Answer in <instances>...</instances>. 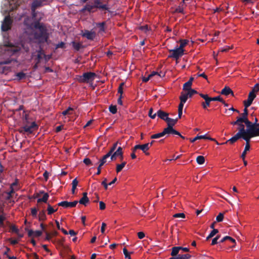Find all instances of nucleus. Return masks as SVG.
<instances>
[{
	"mask_svg": "<svg viewBox=\"0 0 259 259\" xmlns=\"http://www.w3.org/2000/svg\"><path fill=\"white\" fill-rule=\"evenodd\" d=\"M148 115L152 119H154L156 117V116L157 115V113H155L154 114H153V109L152 108H151L150 110H149V113H148Z\"/></svg>",
	"mask_w": 259,
	"mask_h": 259,
	"instance_id": "obj_52",
	"label": "nucleus"
},
{
	"mask_svg": "<svg viewBox=\"0 0 259 259\" xmlns=\"http://www.w3.org/2000/svg\"><path fill=\"white\" fill-rule=\"evenodd\" d=\"M78 201L77 200L74 201L73 202H67L66 201V207H73L76 205Z\"/></svg>",
	"mask_w": 259,
	"mask_h": 259,
	"instance_id": "obj_32",
	"label": "nucleus"
},
{
	"mask_svg": "<svg viewBox=\"0 0 259 259\" xmlns=\"http://www.w3.org/2000/svg\"><path fill=\"white\" fill-rule=\"evenodd\" d=\"M57 210V209H54L52 206H51L50 204H48V214H51L56 211Z\"/></svg>",
	"mask_w": 259,
	"mask_h": 259,
	"instance_id": "obj_45",
	"label": "nucleus"
},
{
	"mask_svg": "<svg viewBox=\"0 0 259 259\" xmlns=\"http://www.w3.org/2000/svg\"><path fill=\"white\" fill-rule=\"evenodd\" d=\"M89 201V199L87 197V193L84 192L83 193V197L80 199L78 202L81 204H83L84 206H86L88 203Z\"/></svg>",
	"mask_w": 259,
	"mask_h": 259,
	"instance_id": "obj_20",
	"label": "nucleus"
},
{
	"mask_svg": "<svg viewBox=\"0 0 259 259\" xmlns=\"http://www.w3.org/2000/svg\"><path fill=\"white\" fill-rule=\"evenodd\" d=\"M42 0H35L32 4V9L34 11V9L37 7L40 6L42 5Z\"/></svg>",
	"mask_w": 259,
	"mask_h": 259,
	"instance_id": "obj_26",
	"label": "nucleus"
},
{
	"mask_svg": "<svg viewBox=\"0 0 259 259\" xmlns=\"http://www.w3.org/2000/svg\"><path fill=\"white\" fill-rule=\"evenodd\" d=\"M83 162L84 164H85L87 165H91L92 164V161L91 160L88 158H85L83 159Z\"/></svg>",
	"mask_w": 259,
	"mask_h": 259,
	"instance_id": "obj_58",
	"label": "nucleus"
},
{
	"mask_svg": "<svg viewBox=\"0 0 259 259\" xmlns=\"http://www.w3.org/2000/svg\"><path fill=\"white\" fill-rule=\"evenodd\" d=\"M170 54L169 58H173L178 60L180 57H182L184 52V49H181L179 47H176L175 49L169 50Z\"/></svg>",
	"mask_w": 259,
	"mask_h": 259,
	"instance_id": "obj_5",
	"label": "nucleus"
},
{
	"mask_svg": "<svg viewBox=\"0 0 259 259\" xmlns=\"http://www.w3.org/2000/svg\"><path fill=\"white\" fill-rule=\"evenodd\" d=\"M125 164L126 162L125 161L122 162L121 164H117L116 169V172H120L122 169V168L125 166Z\"/></svg>",
	"mask_w": 259,
	"mask_h": 259,
	"instance_id": "obj_36",
	"label": "nucleus"
},
{
	"mask_svg": "<svg viewBox=\"0 0 259 259\" xmlns=\"http://www.w3.org/2000/svg\"><path fill=\"white\" fill-rule=\"evenodd\" d=\"M124 85V83H122L120 84V86L118 88V92L120 94V95L122 94V86Z\"/></svg>",
	"mask_w": 259,
	"mask_h": 259,
	"instance_id": "obj_62",
	"label": "nucleus"
},
{
	"mask_svg": "<svg viewBox=\"0 0 259 259\" xmlns=\"http://www.w3.org/2000/svg\"><path fill=\"white\" fill-rule=\"evenodd\" d=\"M50 55H46L41 51H39L37 52V58L38 59V62H39L42 59H44L45 61H47L50 59Z\"/></svg>",
	"mask_w": 259,
	"mask_h": 259,
	"instance_id": "obj_17",
	"label": "nucleus"
},
{
	"mask_svg": "<svg viewBox=\"0 0 259 259\" xmlns=\"http://www.w3.org/2000/svg\"><path fill=\"white\" fill-rule=\"evenodd\" d=\"M96 74L91 72L84 73L82 75L78 76L77 80L80 82H89L94 80Z\"/></svg>",
	"mask_w": 259,
	"mask_h": 259,
	"instance_id": "obj_4",
	"label": "nucleus"
},
{
	"mask_svg": "<svg viewBox=\"0 0 259 259\" xmlns=\"http://www.w3.org/2000/svg\"><path fill=\"white\" fill-rule=\"evenodd\" d=\"M111 155H110V153H107L106 155H105L103 158L100 160V166H103L106 162V159L109 158Z\"/></svg>",
	"mask_w": 259,
	"mask_h": 259,
	"instance_id": "obj_29",
	"label": "nucleus"
},
{
	"mask_svg": "<svg viewBox=\"0 0 259 259\" xmlns=\"http://www.w3.org/2000/svg\"><path fill=\"white\" fill-rule=\"evenodd\" d=\"M200 96L206 101V100L210 99L211 97H209L207 94H200Z\"/></svg>",
	"mask_w": 259,
	"mask_h": 259,
	"instance_id": "obj_59",
	"label": "nucleus"
},
{
	"mask_svg": "<svg viewBox=\"0 0 259 259\" xmlns=\"http://www.w3.org/2000/svg\"><path fill=\"white\" fill-rule=\"evenodd\" d=\"M140 29H141V30H142L145 32H147L149 30L148 26L147 25L141 26L140 27Z\"/></svg>",
	"mask_w": 259,
	"mask_h": 259,
	"instance_id": "obj_64",
	"label": "nucleus"
},
{
	"mask_svg": "<svg viewBox=\"0 0 259 259\" xmlns=\"http://www.w3.org/2000/svg\"><path fill=\"white\" fill-rule=\"evenodd\" d=\"M22 0H6L2 6V10L5 12H10L19 6Z\"/></svg>",
	"mask_w": 259,
	"mask_h": 259,
	"instance_id": "obj_2",
	"label": "nucleus"
},
{
	"mask_svg": "<svg viewBox=\"0 0 259 259\" xmlns=\"http://www.w3.org/2000/svg\"><path fill=\"white\" fill-rule=\"evenodd\" d=\"M157 115L159 118L164 121L167 120L168 118V114L161 110H159L157 112Z\"/></svg>",
	"mask_w": 259,
	"mask_h": 259,
	"instance_id": "obj_19",
	"label": "nucleus"
},
{
	"mask_svg": "<svg viewBox=\"0 0 259 259\" xmlns=\"http://www.w3.org/2000/svg\"><path fill=\"white\" fill-rule=\"evenodd\" d=\"M173 217L174 218H185V215L184 213H178L175 214Z\"/></svg>",
	"mask_w": 259,
	"mask_h": 259,
	"instance_id": "obj_54",
	"label": "nucleus"
},
{
	"mask_svg": "<svg viewBox=\"0 0 259 259\" xmlns=\"http://www.w3.org/2000/svg\"><path fill=\"white\" fill-rule=\"evenodd\" d=\"M118 156L121 157V158H123L122 148L121 147H119L116 150V151H115L113 154H111V155L110 156L111 157L110 161L115 160L116 157Z\"/></svg>",
	"mask_w": 259,
	"mask_h": 259,
	"instance_id": "obj_12",
	"label": "nucleus"
},
{
	"mask_svg": "<svg viewBox=\"0 0 259 259\" xmlns=\"http://www.w3.org/2000/svg\"><path fill=\"white\" fill-rule=\"evenodd\" d=\"M78 181L76 179H74L72 182V193L73 194L75 192V190L77 186Z\"/></svg>",
	"mask_w": 259,
	"mask_h": 259,
	"instance_id": "obj_38",
	"label": "nucleus"
},
{
	"mask_svg": "<svg viewBox=\"0 0 259 259\" xmlns=\"http://www.w3.org/2000/svg\"><path fill=\"white\" fill-rule=\"evenodd\" d=\"M196 161L199 164H202L205 162L204 157L203 156H198L196 158Z\"/></svg>",
	"mask_w": 259,
	"mask_h": 259,
	"instance_id": "obj_43",
	"label": "nucleus"
},
{
	"mask_svg": "<svg viewBox=\"0 0 259 259\" xmlns=\"http://www.w3.org/2000/svg\"><path fill=\"white\" fill-rule=\"evenodd\" d=\"M255 97L256 95H253L252 93H249L247 100L244 101V107L248 108L250 106Z\"/></svg>",
	"mask_w": 259,
	"mask_h": 259,
	"instance_id": "obj_14",
	"label": "nucleus"
},
{
	"mask_svg": "<svg viewBox=\"0 0 259 259\" xmlns=\"http://www.w3.org/2000/svg\"><path fill=\"white\" fill-rule=\"evenodd\" d=\"M123 252L124 253V255L125 256V257L128 259H131V257L130 255V253L128 252L127 250L126 249V248H124L123 249Z\"/></svg>",
	"mask_w": 259,
	"mask_h": 259,
	"instance_id": "obj_50",
	"label": "nucleus"
},
{
	"mask_svg": "<svg viewBox=\"0 0 259 259\" xmlns=\"http://www.w3.org/2000/svg\"><path fill=\"white\" fill-rule=\"evenodd\" d=\"M239 139H240V133H237L235 136L232 137L228 140V142H231V143H233L235 142Z\"/></svg>",
	"mask_w": 259,
	"mask_h": 259,
	"instance_id": "obj_30",
	"label": "nucleus"
},
{
	"mask_svg": "<svg viewBox=\"0 0 259 259\" xmlns=\"http://www.w3.org/2000/svg\"><path fill=\"white\" fill-rule=\"evenodd\" d=\"M41 194H43V196L41 198H39L37 200V202H44L46 203L49 197L48 193H44V192H41Z\"/></svg>",
	"mask_w": 259,
	"mask_h": 259,
	"instance_id": "obj_27",
	"label": "nucleus"
},
{
	"mask_svg": "<svg viewBox=\"0 0 259 259\" xmlns=\"http://www.w3.org/2000/svg\"><path fill=\"white\" fill-rule=\"evenodd\" d=\"M82 36L88 39L93 40L96 36V33L93 31L85 30Z\"/></svg>",
	"mask_w": 259,
	"mask_h": 259,
	"instance_id": "obj_15",
	"label": "nucleus"
},
{
	"mask_svg": "<svg viewBox=\"0 0 259 259\" xmlns=\"http://www.w3.org/2000/svg\"><path fill=\"white\" fill-rule=\"evenodd\" d=\"M218 230L216 229H213L212 231L209 233L208 236L206 237V240H208L210 238L213 237L216 234L218 233Z\"/></svg>",
	"mask_w": 259,
	"mask_h": 259,
	"instance_id": "obj_42",
	"label": "nucleus"
},
{
	"mask_svg": "<svg viewBox=\"0 0 259 259\" xmlns=\"http://www.w3.org/2000/svg\"><path fill=\"white\" fill-rule=\"evenodd\" d=\"M109 110L112 114H115L117 112V108L116 106L111 105L109 108Z\"/></svg>",
	"mask_w": 259,
	"mask_h": 259,
	"instance_id": "obj_47",
	"label": "nucleus"
},
{
	"mask_svg": "<svg viewBox=\"0 0 259 259\" xmlns=\"http://www.w3.org/2000/svg\"><path fill=\"white\" fill-rule=\"evenodd\" d=\"M164 136L163 132L159 133L158 134H156L154 135H153L151 136V139H159L162 137Z\"/></svg>",
	"mask_w": 259,
	"mask_h": 259,
	"instance_id": "obj_44",
	"label": "nucleus"
},
{
	"mask_svg": "<svg viewBox=\"0 0 259 259\" xmlns=\"http://www.w3.org/2000/svg\"><path fill=\"white\" fill-rule=\"evenodd\" d=\"M192 84L190 81H187L185 82L183 85V90L185 91H188L191 89Z\"/></svg>",
	"mask_w": 259,
	"mask_h": 259,
	"instance_id": "obj_41",
	"label": "nucleus"
},
{
	"mask_svg": "<svg viewBox=\"0 0 259 259\" xmlns=\"http://www.w3.org/2000/svg\"><path fill=\"white\" fill-rule=\"evenodd\" d=\"M70 250L69 248L67 247L66 246V256L67 255L68 256H70V258L69 259H75V257L74 255H70L68 254L69 251H70Z\"/></svg>",
	"mask_w": 259,
	"mask_h": 259,
	"instance_id": "obj_53",
	"label": "nucleus"
},
{
	"mask_svg": "<svg viewBox=\"0 0 259 259\" xmlns=\"http://www.w3.org/2000/svg\"><path fill=\"white\" fill-rule=\"evenodd\" d=\"M209 139L210 140H213V139H212L211 138H209V137H207L206 135H202V136L197 135L194 138L191 139L190 140L191 142L193 143V142H195L197 140H200V139Z\"/></svg>",
	"mask_w": 259,
	"mask_h": 259,
	"instance_id": "obj_22",
	"label": "nucleus"
},
{
	"mask_svg": "<svg viewBox=\"0 0 259 259\" xmlns=\"http://www.w3.org/2000/svg\"><path fill=\"white\" fill-rule=\"evenodd\" d=\"M248 110L247 108L245 107L243 110V113H241L240 116L238 118L241 119V121H243L245 124L246 127L248 126L251 124V121H250L247 117L248 116Z\"/></svg>",
	"mask_w": 259,
	"mask_h": 259,
	"instance_id": "obj_9",
	"label": "nucleus"
},
{
	"mask_svg": "<svg viewBox=\"0 0 259 259\" xmlns=\"http://www.w3.org/2000/svg\"><path fill=\"white\" fill-rule=\"evenodd\" d=\"M224 214L222 213H220L216 218V220L218 222H222L223 220Z\"/></svg>",
	"mask_w": 259,
	"mask_h": 259,
	"instance_id": "obj_51",
	"label": "nucleus"
},
{
	"mask_svg": "<svg viewBox=\"0 0 259 259\" xmlns=\"http://www.w3.org/2000/svg\"><path fill=\"white\" fill-rule=\"evenodd\" d=\"M221 94L222 95H225V96H228L229 94H232V95H233V91L231 90V89L230 88H229L228 87H225L222 90Z\"/></svg>",
	"mask_w": 259,
	"mask_h": 259,
	"instance_id": "obj_24",
	"label": "nucleus"
},
{
	"mask_svg": "<svg viewBox=\"0 0 259 259\" xmlns=\"http://www.w3.org/2000/svg\"><path fill=\"white\" fill-rule=\"evenodd\" d=\"M211 99L206 100L205 101V102H203L202 103V105L203 108L206 109L208 106L210 105V102H211Z\"/></svg>",
	"mask_w": 259,
	"mask_h": 259,
	"instance_id": "obj_49",
	"label": "nucleus"
},
{
	"mask_svg": "<svg viewBox=\"0 0 259 259\" xmlns=\"http://www.w3.org/2000/svg\"><path fill=\"white\" fill-rule=\"evenodd\" d=\"M220 238V236L218 235L217 236L215 237H214L212 240V241H211V244L212 245H215L217 243H218V239H219Z\"/></svg>",
	"mask_w": 259,
	"mask_h": 259,
	"instance_id": "obj_55",
	"label": "nucleus"
},
{
	"mask_svg": "<svg viewBox=\"0 0 259 259\" xmlns=\"http://www.w3.org/2000/svg\"><path fill=\"white\" fill-rule=\"evenodd\" d=\"M247 132L253 134L254 137L259 136V123L251 122V124L247 126Z\"/></svg>",
	"mask_w": 259,
	"mask_h": 259,
	"instance_id": "obj_6",
	"label": "nucleus"
},
{
	"mask_svg": "<svg viewBox=\"0 0 259 259\" xmlns=\"http://www.w3.org/2000/svg\"><path fill=\"white\" fill-rule=\"evenodd\" d=\"M28 234L29 236L31 237H35L40 236L42 234V231H34L32 230H28Z\"/></svg>",
	"mask_w": 259,
	"mask_h": 259,
	"instance_id": "obj_21",
	"label": "nucleus"
},
{
	"mask_svg": "<svg viewBox=\"0 0 259 259\" xmlns=\"http://www.w3.org/2000/svg\"><path fill=\"white\" fill-rule=\"evenodd\" d=\"M24 33L28 35L30 39L34 38L38 39L40 42L47 41L48 36L46 29L42 24L39 23H32L31 18H26L23 25Z\"/></svg>",
	"mask_w": 259,
	"mask_h": 259,
	"instance_id": "obj_1",
	"label": "nucleus"
},
{
	"mask_svg": "<svg viewBox=\"0 0 259 259\" xmlns=\"http://www.w3.org/2000/svg\"><path fill=\"white\" fill-rule=\"evenodd\" d=\"M188 92L187 94H188L189 97H191L193 95L197 94V91L193 89H190L187 91Z\"/></svg>",
	"mask_w": 259,
	"mask_h": 259,
	"instance_id": "obj_48",
	"label": "nucleus"
},
{
	"mask_svg": "<svg viewBox=\"0 0 259 259\" xmlns=\"http://www.w3.org/2000/svg\"><path fill=\"white\" fill-rule=\"evenodd\" d=\"M66 116H68L69 118V120H73L75 119V116L73 114L74 110L72 108L69 107L67 109H66ZM67 119V116H66V119Z\"/></svg>",
	"mask_w": 259,
	"mask_h": 259,
	"instance_id": "obj_16",
	"label": "nucleus"
},
{
	"mask_svg": "<svg viewBox=\"0 0 259 259\" xmlns=\"http://www.w3.org/2000/svg\"><path fill=\"white\" fill-rule=\"evenodd\" d=\"M246 132L245 133H243V134L240 135V138H242L243 140H244L246 142V144L249 145V142L250 139L251 138L254 137V136H252L253 134H250V133H248L247 132V127L246 129Z\"/></svg>",
	"mask_w": 259,
	"mask_h": 259,
	"instance_id": "obj_13",
	"label": "nucleus"
},
{
	"mask_svg": "<svg viewBox=\"0 0 259 259\" xmlns=\"http://www.w3.org/2000/svg\"><path fill=\"white\" fill-rule=\"evenodd\" d=\"M72 47L75 51H79L81 47V45L79 42L72 41L71 42Z\"/></svg>",
	"mask_w": 259,
	"mask_h": 259,
	"instance_id": "obj_33",
	"label": "nucleus"
},
{
	"mask_svg": "<svg viewBox=\"0 0 259 259\" xmlns=\"http://www.w3.org/2000/svg\"><path fill=\"white\" fill-rule=\"evenodd\" d=\"M176 257V259H189L191 255L189 254H179Z\"/></svg>",
	"mask_w": 259,
	"mask_h": 259,
	"instance_id": "obj_34",
	"label": "nucleus"
},
{
	"mask_svg": "<svg viewBox=\"0 0 259 259\" xmlns=\"http://www.w3.org/2000/svg\"><path fill=\"white\" fill-rule=\"evenodd\" d=\"M16 185V183H14L12 184L11 188V190L9 192H7V196H6V199L9 200L10 202H14V200H12L11 199L13 198L15 195V189L13 187Z\"/></svg>",
	"mask_w": 259,
	"mask_h": 259,
	"instance_id": "obj_11",
	"label": "nucleus"
},
{
	"mask_svg": "<svg viewBox=\"0 0 259 259\" xmlns=\"http://www.w3.org/2000/svg\"><path fill=\"white\" fill-rule=\"evenodd\" d=\"M100 209L101 210H103L105 208L106 205L105 204L103 201L99 202Z\"/></svg>",
	"mask_w": 259,
	"mask_h": 259,
	"instance_id": "obj_61",
	"label": "nucleus"
},
{
	"mask_svg": "<svg viewBox=\"0 0 259 259\" xmlns=\"http://www.w3.org/2000/svg\"><path fill=\"white\" fill-rule=\"evenodd\" d=\"M188 42L189 41L187 39H180V45L179 48L181 49H184L183 48L188 44Z\"/></svg>",
	"mask_w": 259,
	"mask_h": 259,
	"instance_id": "obj_37",
	"label": "nucleus"
},
{
	"mask_svg": "<svg viewBox=\"0 0 259 259\" xmlns=\"http://www.w3.org/2000/svg\"><path fill=\"white\" fill-rule=\"evenodd\" d=\"M181 248L180 247H174L172 248V251L171 252V255L172 256H176L179 253V250H180Z\"/></svg>",
	"mask_w": 259,
	"mask_h": 259,
	"instance_id": "obj_35",
	"label": "nucleus"
},
{
	"mask_svg": "<svg viewBox=\"0 0 259 259\" xmlns=\"http://www.w3.org/2000/svg\"><path fill=\"white\" fill-rule=\"evenodd\" d=\"M37 128V125L35 122H32L30 125H26L23 127V131L28 134L31 133L33 131Z\"/></svg>",
	"mask_w": 259,
	"mask_h": 259,
	"instance_id": "obj_10",
	"label": "nucleus"
},
{
	"mask_svg": "<svg viewBox=\"0 0 259 259\" xmlns=\"http://www.w3.org/2000/svg\"><path fill=\"white\" fill-rule=\"evenodd\" d=\"M25 74L23 72H19L17 74V77L19 79H22L24 77Z\"/></svg>",
	"mask_w": 259,
	"mask_h": 259,
	"instance_id": "obj_60",
	"label": "nucleus"
},
{
	"mask_svg": "<svg viewBox=\"0 0 259 259\" xmlns=\"http://www.w3.org/2000/svg\"><path fill=\"white\" fill-rule=\"evenodd\" d=\"M95 7L97 8H99L103 10H107L108 9L107 6L106 5L102 4L98 0H96L95 1Z\"/></svg>",
	"mask_w": 259,
	"mask_h": 259,
	"instance_id": "obj_25",
	"label": "nucleus"
},
{
	"mask_svg": "<svg viewBox=\"0 0 259 259\" xmlns=\"http://www.w3.org/2000/svg\"><path fill=\"white\" fill-rule=\"evenodd\" d=\"M243 123H244L243 121H240V122H239L237 125L238 126V133H240V135L243 134V133H245L246 132V130L245 129V126L243 124Z\"/></svg>",
	"mask_w": 259,
	"mask_h": 259,
	"instance_id": "obj_23",
	"label": "nucleus"
},
{
	"mask_svg": "<svg viewBox=\"0 0 259 259\" xmlns=\"http://www.w3.org/2000/svg\"><path fill=\"white\" fill-rule=\"evenodd\" d=\"M259 91V84L256 83L252 89L251 92L249 93H252L253 95H256L255 93L258 92Z\"/></svg>",
	"mask_w": 259,
	"mask_h": 259,
	"instance_id": "obj_40",
	"label": "nucleus"
},
{
	"mask_svg": "<svg viewBox=\"0 0 259 259\" xmlns=\"http://www.w3.org/2000/svg\"><path fill=\"white\" fill-rule=\"evenodd\" d=\"M188 97L189 96L187 93H182L180 99L181 102L186 103Z\"/></svg>",
	"mask_w": 259,
	"mask_h": 259,
	"instance_id": "obj_31",
	"label": "nucleus"
},
{
	"mask_svg": "<svg viewBox=\"0 0 259 259\" xmlns=\"http://www.w3.org/2000/svg\"><path fill=\"white\" fill-rule=\"evenodd\" d=\"M249 149H250V145H248V144H246L244 150L241 155V157L243 159H245L246 152L247 151H249Z\"/></svg>",
	"mask_w": 259,
	"mask_h": 259,
	"instance_id": "obj_39",
	"label": "nucleus"
},
{
	"mask_svg": "<svg viewBox=\"0 0 259 259\" xmlns=\"http://www.w3.org/2000/svg\"><path fill=\"white\" fill-rule=\"evenodd\" d=\"M177 120H178V118L172 119V118L168 117L167 120H166L165 121L167 122L168 126H173L177 123Z\"/></svg>",
	"mask_w": 259,
	"mask_h": 259,
	"instance_id": "obj_28",
	"label": "nucleus"
},
{
	"mask_svg": "<svg viewBox=\"0 0 259 259\" xmlns=\"http://www.w3.org/2000/svg\"><path fill=\"white\" fill-rule=\"evenodd\" d=\"M69 234L71 236H75L76 233L73 230H70L68 232L66 231V235Z\"/></svg>",
	"mask_w": 259,
	"mask_h": 259,
	"instance_id": "obj_57",
	"label": "nucleus"
},
{
	"mask_svg": "<svg viewBox=\"0 0 259 259\" xmlns=\"http://www.w3.org/2000/svg\"><path fill=\"white\" fill-rule=\"evenodd\" d=\"M135 149H141L146 155H149V153L147 152L149 150L148 144L136 145L135 146Z\"/></svg>",
	"mask_w": 259,
	"mask_h": 259,
	"instance_id": "obj_18",
	"label": "nucleus"
},
{
	"mask_svg": "<svg viewBox=\"0 0 259 259\" xmlns=\"http://www.w3.org/2000/svg\"><path fill=\"white\" fill-rule=\"evenodd\" d=\"M22 46L23 45L20 44L10 42H6L5 45V50L11 54H15L18 52L20 50Z\"/></svg>",
	"mask_w": 259,
	"mask_h": 259,
	"instance_id": "obj_3",
	"label": "nucleus"
},
{
	"mask_svg": "<svg viewBox=\"0 0 259 259\" xmlns=\"http://www.w3.org/2000/svg\"><path fill=\"white\" fill-rule=\"evenodd\" d=\"M11 24L12 20L9 16H6L2 24V30L5 31L10 29Z\"/></svg>",
	"mask_w": 259,
	"mask_h": 259,
	"instance_id": "obj_8",
	"label": "nucleus"
},
{
	"mask_svg": "<svg viewBox=\"0 0 259 259\" xmlns=\"http://www.w3.org/2000/svg\"><path fill=\"white\" fill-rule=\"evenodd\" d=\"M211 101H220L222 103H224V100L222 99L220 96H217L210 98Z\"/></svg>",
	"mask_w": 259,
	"mask_h": 259,
	"instance_id": "obj_46",
	"label": "nucleus"
},
{
	"mask_svg": "<svg viewBox=\"0 0 259 259\" xmlns=\"http://www.w3.org/2000/svg\"><path fill=\"white\" fill-rule=\"evenodd\" d=\"M117 143H115L112 148L110 149V150L108 152V153H110V155H111V154L113 153V152L115 151V149L116 148Z\"/></svg>",
	"mask_w": 259,
	"mask_h": 259,
	"instance_id": "obj_56",
	"label": "nucleus"
},
{
	"mask_svg": "<svg viewBox=\"0 0 259 259\" xmlns=\"http://www.w3.org/2000/svg\"><path fill=\"white\" fill-rule=\"evenodd\" d=\"M107 179H105V180L102 182V185L104 186L105 189H107L108 188V184L106 183Z\"/></svg>",
	"mask_w": 259,
	"mask_h": 259,
	"instance_id": "obj_63",
	"label": "nucleus"
},
{
	"mask_svg": "<svg viewBox=\"0 0 259 259\" xmlns=\"http://www.w3.org/2000/svg\"><path fill=\"white\" fill-rule=\"evenodd\" d=\"M164 136H168L170 134L177 135L179 136L182 139H185V137L181 135V134L176 130L173 128L171 126H168L167 127L165 128L163 131Z\"/></svg>",
	"mask_w": 259,
	"mask_h": 259,
	"instance_id": "obj_7",
	"label": "nucleus"
}]
</instances>
